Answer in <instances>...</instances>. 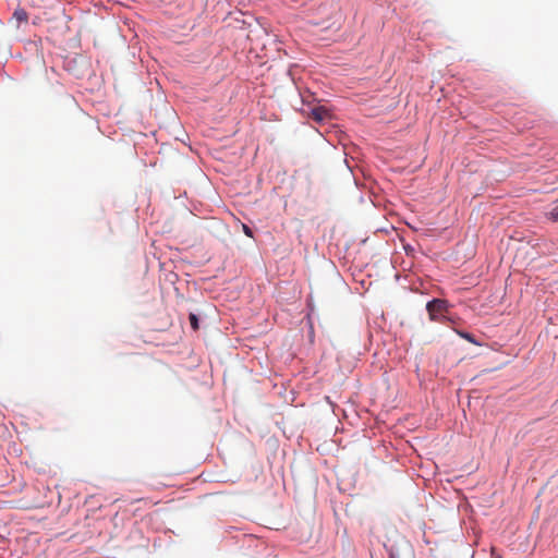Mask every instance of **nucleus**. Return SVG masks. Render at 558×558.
<instances>
[{
    "mask_svg": "<svg viewBox=\"0 0 558 558\" xmlns=\"http://www.w3.org/2000/svg\"><path fill=\"white\" fill-rule=\"evenodd\" d=\"M449 304L446 300L434 299L426 305L430 320L440 322L448 313Z\"/></svg>",
    "mask_w": 558,
    "mask_h": 558,
    "instance_id": "obj_1",
    "label": "nucleus"
},
{
    "mask_svg": "<svg viewBox=\"0 0 558 558\" xmlns=\"http://www.w3.org/2000/svg\"><path fill=\"white\" fill-rule=\"evenodd\" d=\"M243 231H244V233H245L247 236H250V238H252V236H253V232H252V230H251L246 225H243Z\"/></svg>",
    "mask_w": 558,
    "mask_h": 558,
    "instance_id": "obj_7",
    "label": "nucleus"
},
{
    "mask_svg": "<svg viewBox=\"0 0 558 558\" xmlns=\"http://www.w3.org/2000/svg\"><path fill=\"white\" fill-rule=\"evenodd\" d=\"M189 319H190V324H191L192 328L194 330H197L198 329L197 316L195 314L191 313Z\"/></svg>",
    "mask_w": 558,
    "mask_h": 558,
    "instance_id": "obj_3",
    "label": "nucleus"
},
{
    "mask_svg": "<svg viewBox=\"0 0 558 558\" xmlns=\"http://www.w3.org/2000/svg\"><path fill=\"white\" fill-rule=\"evenodd\" d=\"M548 217L553 220V221H558V203L555 205V207L550 210V213L548 214Z\"/></svg>",
    "mask_w": 558,
    "mask_h": 558,
    "instance_id": "obj_4",
    "label": "nucleus"
},
{
    "mask_svg": "<svg viewBox=\"0 0 558 558\" xmlns=\"http://www.w3.org/2000/svg\"><path fill=\"white\" fill-rule=\"evenodd\" d=\"M460 336L464 339H466L471 343H476L474 340V337L471 333L468 332H460Z\"/></svg>",
    "mask_w": 558,
    "mask_h": 558,
    "instance_id": "obj_6",
    "label": "nucleus"
},
{
    "mask_svg": "<svg viewBox=\"0 0 558 558\" xmlns=\"http://www.w3.org/2000/svg\"><path fill=\"white\" fill-rule=\"evenodd\" d=\"M324 112L319 109L313 110V117L315 120H323L324 119Z\"/></svg>",
    "mask_w": 558,
    "mask_h": 558,
    "instance_id": "obj_5",
    "label": "nucleus"
},
{
    "mask_svg": "<svg viewBox=\"0 0 558 558\" xmlns=\"http://www.w3.org/2000/svg\"><path fill=\"white\" fill-rule=\"evenodd\" d=\"M28 21V14L24 9H16L12 17L10 20V24L13 25L16 29L20 28L22 24H26Z\"/></svg>",
    "mask_w": 558,
    "mask_h": 558,
    "instance_id": "obj_2",
    "label": "nucleus"
},
{
    "mask_svg": "<svg viewBox=\"0 0 558 558\" xmlns=\"http://www.w3.org/2000/svg\"><path fill=\"white\" fill-rule=\"evenodd\" d=\"M239 3H244L246 0H238Z\"/></svg>",
    "mask_w": 558,
    "mask_h": 558,
    "instance_id": "obj_8",
    "label": "nucleus"
}]
</instances>
